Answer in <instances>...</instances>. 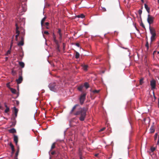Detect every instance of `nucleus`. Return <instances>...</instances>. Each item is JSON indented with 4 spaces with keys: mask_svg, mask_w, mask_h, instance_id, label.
<instances>
[{
    "mask_svg": "<svg viewBox=\"0 0 159 159\" xmlns=\"http://www.w3.org/2000/svg\"><path fill=\"white\" fill-rule=\"evenodd\" d=\"M87 111V109L85 107H80L78 111L74 113V114L75 116L80 115L79 119L80 121H83L84 120L86 117Z\"/></svg>",
    "mask_w": 159,
    "mask_h": 159,
    "instance_id": "nucleus-1",
    "label": "nucleus"
},
{
    "mask_svg": "<svg viewBox=\"0 0 159 159\" xmlns=\"http://www.w3.org/2000/svg\"><path fill=\"white\" fill-rule=\"evenodd\" d=\"M48 87L52 91L56 92L58 89V86L55 82H52L48 85Z\"/></svg>",
    "mask_w": 159,
    "mask_h": 159,
    "instance_id": "nucleus-2",
    "label": "nucleus"
},
{
    "mask_svg": "<svg viewBox=\"0 0 159 159\" xmlns=\"http://www.w3.org/2000/svg\"><path fill=\"white\" fill-rule=\"evenodd\" d=\"M86 94V93H82L80 98V103L82 105V104L85 100Z\"/></svg>",
    "mask_w": 159,
    "mask_h": 159,
    "instance_id": "nucleus-3",
    "label": "nucleus"
},
{
    "mask_svg": "<svg viewBox=\"0 0 159 159\" xmlns=\"http://www.w3.org/2000/svg\"><path fill=\"white\" fill-rule=\"evenodd\" d=\"M154 18V17L153 16L150 15H148L147 18V21L150 25L153 23Z\"/></svg>",
    "mask_w": 159,
    "mask_h": 159,
    "instance_id": "nucleus-4",
    "label": "nucleus"
},
{
    "mask_svg": "<svg viewBox=\"0 0 159 159\" xmlns=\"http://www.w3.org/2000/svg\"><path fill=\"white\" fill-rule=\"evenodd\" d=\"M26 8L25 5H20L19 7L18 8V11L20 12L22 11L25 12L26 11Z\"/></svg>",
    "mask_w": 159,
    "mask_h": 159,
    "instance_id": "nucleus-5",
    "label": "nucleus"
},
{
    "mask_svg": "<svg viewBox=\"0 0 159 159\" xmlns=\"http://www.w3.org/2000/svg\"><path fill=\"white\" fill-rule=\"evenodd\" d=\"M24 34L23 36H22L21 37L20 41L18 43V46H23L24 45Z\"/></svg>",
    "mask_w": 159,
    "mask_h": 159,
    "instance_id": "nucleus-6",
    "label": "nucleus"
},
{
    "mask_svg": "<svg viewBox=\"0 0 159 159\" xmlns=\"http://www.w3.org/2000/svg\"><path fill=\"white\" fill-rule=\"evenodd\" d=\"M150 85L152 89H155L156 86V81L154 79L150 81Z\"/></svg>",
    "mask_w": 159,
    "mask_h": 159,
    "instance_id": "nucleus-7",
    "label": "nucleus"
},
{
    "mask_svg": "<svg viewBox=\"0 0 159 159\" xmlns=\"http://www.w3.org/2000/svg\"><path fill=\"white\" fill-rule=\"evenodd\" d=\"M149 29L150 33L152 35H156L155 30L153 28L151 27L150 25H149Z\"/></svg>",
    "mask_w": 159,
    "mask_h": 159,
    "instance_id": "nucleus-8",
    "label": "nucleus"
},
{
    "mask_svg": "<svg viewBox=\"0 0 159 159\" xmlns=\"http://www.w3.org/2000/svg\"><path fill=\"white\" fill-rule=\"evenodd\" d=\"M23 80V78L22 76L20 75L18 79H16V81L18 84H20Z\"/></svg>",
    "mask_w": 159,
    "mask_h": 159,
    "instance_id": "nucleus-9",
    "label": "nucleus"
},
{
    "mask_svg": "<svg viewBox=\"0 0 159 159\" xmlns=\"http://www.w3.org/2000/svg\"><path fill=\"white\" fill-rule=\"evenodd\" d=\"M13 112L14 113L15 117H13L16 118L17 116V113L18 111V110L17 109L16 107H13Z\"/></svg>",
    "mask_w": 159,
    "mask_h": 159,
    "instance_id": "nucleus-10",
    "label": "nucleus"
},
{
    "mask_svg": "<svg viewBox=\"0 0 159 159\" xmlns=\"http://www.w3.org/2000/svg\"><path fill=\"white\" fill-rule=\"evenodd\" d=\"M83 150L80 148H79L78 151V154L79 157H83Z\"/></svg>",
    "mask_w": 159,
    "mask_h": 159,
    "instance_id": "nucleus-11",
    "label": "nucleus"
},
{
    "mask_svg": "<svg viewBox=\"0 0 159 159\" xmlns=\"http://www.w3.org/2000/svg\"><path fill=\"white\" fill-rule=\"evenodd\" d=\"M16 118L12 117L11 118V120H13L12 122V125L11 126L12 127L14 126L16 124V121L15 120Z\"/></svg>",
    "mask_w": 159,
    "mask_h": 159,
    "instance_id": "nucleus-12",
    "label": "nucleus"
},
{
    "mask_svg": "<svg viewBox=\"0 0 159 159\" xmlns=\"http://www.w3.org/2000/svg\"><path fill=\"white\" fill-rule=\"evenodd\" d=\"M78 106L79 105L78 104L75 105L72 108V110H71V111L70 112V114H73V113L74 111H75L76 108L77 107H78Z\"/></svg>",
    "mask_w": 159,
    "mask_h": 159,
    "instance_id": "nucleus-13",
    "label": "nucleus"
},
{
    "mask_svg": "<svg viewBox=\"0 0 159 159\" xmlns=\"http://www.w3.org/2000/svg\"><path fill=\"white\" fill-rule=\"evenodd\" d=\"M9 145L11 148V150H12L11 153L12 154H13L14 153V152H15V149H14V146L11 143H10Z\"/></svg>",
    "mask_w": 159,
    "mask_h": 159,
    "instance_id": "nucleus-14",
    "label": "nucleus"
},
{
    "mask_svg": "<svg viewBox=\"0 0 159 159\" xmlns=\"http://www.w3.org/2000/svg\"><path fill=\"white\" fill-rule=\"evenodd\" d=\"M59 34L60 37H59V39H60L61 40L62 39V34L61 33V30L60 29H58V31L57 32Z\"/></svg>",
    "mask_w": 159,
    "mask_h": 159,
    "instance_id": "nucleus-15",
    "label": "nucleus"
},
{
    "mask_svg": "<svg viewBox=\"0 0 159 159\" xmlns=\"http://www.w3.org/2000/svg\"><path fill=\"white\" fill-rule=\"evenodd\" d=\"M14 140L16 144L17 145L18 142V138L16 135H14Z\"/></svg>",
    "mask_w": 159,
    "mask_h": 159,
    "instance_id": "nucleus-16",
    "label": "nucleus"
},
{
    "mask_svg": "<svg viewBox=\"0 0 159 159\" xmlns=\"http://www.w3.org/2000/svg\"><path fill=\"white\" fill-rule=\"evenodd\" d=\"M144 7L148 13H150V8L146 4H144Z\"/></svg>",
    "mask_w": 159,
    "mask_h": 159,
    "instance_id": "nucleus-17",
    "label": "nucleus"
},
{
    "mask_svg": "<svg viewBox=\"0 0 159 159\" xmlns=\"http://www.w3.org/2000/svg\"><path fill=\"white\" fill-rule=\"evenodd\" d=\"M9 133H14L16 132V130L14 128H12L8 130Z\"/></svg>",
    "mask_w": 159,
    "mask_h": 159,
    "instance_id": "nucleus-18",
    "label": "nucleus"
},
{
    "mask_svg": "<svg viewBox=\"0 0 159 159\" xmlns=\"http://www.w3.org/2000/svg\"><path fill=\"white\" fill-rule=\"evenodd\" d=\"M5 106L6 107V109L5 110V113H7L9 111L10 109L9 108V107H8L6 105V103H5Z\"/></svg>",
    "mask_w": 159,
    "mask_h": 159,
    "instance_id": "nucleus-19",
    "label": "nucleus"
},
{
    "mask_svg": "<svg viewBox=\"0 0 159 159\" xmlns=\"http://www.w3.org/2000/svg\"><path fill=\"white\" fill-rule=\"evenodd\" d=\"M150 132L151 133H153L155 130L154 127L153 126H152L150 129Z\"/></svg>",
    "mask_w": 159,
    "mask_h": 159,
    "instance_id": "nucleus-20",
    "label": "nucleus"
},
{
    "mask_svg": "<svg viewBox=\"0 0 159 159\" xmlns=\"http://www.w3.org/2000/svg\"><path fill=\"white\" fill-rule=\"evenodd\" d=\"M82 66L83 67L84 70L85 71H87V68L88 67V66L86 65H82Z\"/></svg>",
    "mask_w": 159,
    "mask_h": 159,
    "instance_id": "nucleus-21",
    "label": "nucleus"
},
{
    "mask_svg": "<svg viewBox=\"0 0 159 159\" xmlns=\"http://www.w3.org/2000/svg\"><path fill=\"white\" fill-rule=\"evenodd\" d=\"M83 87H84V86L83 85H80L78 87V89L79 91H80V92H82V89H83Z\"/></svg>",
    "mask_w": 159,
    "mask_h": 159,
    "instance_id": "nucleus-22",
    "label": "nucleus"
},
{
    "mask_svg": "<svg viewBox=\"0 0 159 159\" xmlns=\"http://www.w3.org/2000/svg\"><path fill=\"white\" fill-rule=\"evenodd\" d=\"M16 33L17 34H18V35H19V34H20V32H19V30H18L19 27L17 26V24H16Z\"/></svg>",
    "mask_w": 159,
    "mask_h": 159,
    "instance_id": "nucleus-23",
    "label": "nucleus"
},
{
    "mask_svg": "<svg viewBox=\"0 0 159 159\" xmlns=\"http://www.w3.org/2000/svg\"><path fill=\"white\" fill-rule=\"evenodd\" d=\"M100 90H94L93 91H92L91 89L90 90V91H92L94 94L98 93H99V92H100Z\"/></svg>",
    "mask_w": 159,
    "mask_h": 159,
    "instance_id": "nucleus-24",
    "label": "nucleus"
},
{
    "mask_svg": "<svg viewBox=\"0 0 159 159\" xmlns=\"http://www.w3.org/2000/svg\"><path fill=\"white\" fill-rule=\"evenodd\" d=\"M75 57L76 58L78 59L80 57V54L79 53V52H77L76 51H75Z\"/></svg>",
    "mask_w": 159,
    "mask_h": 159,
    "instance_id": "nucleus-25",
    "label": "nucleus"
},
{
    "mask_svg": "<svg viewBox=\"0 0 159 159\" xmlns=\"http://www.w3.org/2000/svg\"><path fill=\"white\" fill-rule=\"evenodd\" d=\"M46 19V17H44L41 21V25L42 26L43 25L44 22L45 21Z\"/></svg>",
    "mask_w": 159,
    "mask_h": 159,
    "instance_id": "nucleus-26",
    "label": "nucleus"
},
{
    "mask_svg": "<svg viewBox=\"0 0 159 159\" xmlns=\"http://www.w3.org/2000/svg\"><path fill=\"white\" fill-rule=\"evenodd\" d=\"M156 36V35H152V36L151 37V41H152L155 39Z\"/></svg>",
    "mask_w": 159,
    "mask_h": 159,
    "instance_id": "nucleus-27",
    "label": "nucleus"
},
{
    "mask_svg": "<svg viewBox=\"0 0 159 159\" xmlns=\"http://www.w3.org/2000/svg\"><path fill=\"white\" fill-rule=\"evenodd\" d=\"M84 86L86 89H87L89 87V85L87 82H85L84 83Z\"/></svg>",
    "mask_w": 159,
    "mask_h": 159,
    "instance_id": "nucleus-28",
    "label": "nucleus"
},
{
    "mask_svg": "<svg viewBox=\"0 0 159 159\" xmlns=\"http://www.w3.org/2000/svg\"><path fill=\"white\" fill-rule=\"evenodd\" d=\"M12 43H11V45L10 49L9 50H8L7 51V53L6 54V55H8V54H10V53H11V47L12 46Z\"/></svg>",
    "mask_w": 159,
    "mask_h": 159,
    "instance_id": "nucleus-29",
    "label": "nucleus"
},
{
    "mask_svg": "<svg viewBox=\"0 0 159 159\" xmlns=\"http://www.w3.org/2000/svg\"><path fill=\"white\" fill-rule=\"evenodd\" d=\"M143 80H144V78H141L140 80H139V85H142L144 83V82H143Z\"/></svg>",
    "mask_w": 159,
    "mask_h": 159,
    "instance_id": "nucleus-30",
    "label": "nucleus"
},
{
    "mask_svg": "<svg viewBox=\"0 0 159 159\" xmlns=\"http://www.w3.org/2000/svg\"><path fill=\"white\" fill-rule=\"evenodd\" d=\"M19 64L22 68H23L25 66V64L24 63L22 62H19Z\"/></svg>",
    "mask_w": 159,
    "mask_h": 159,
    "instance_id": "nucleus-31",
    "label": "nucleus"
},
{
    "mask_svg": "<svg viewBox=\"0 0 159 159\" xmlns=\"http://www.w3.org/2000/svg\"><path fill=\"white\" fill-rule=\"evenodd\" d=\"M10 90L12 93H13L14 94L16 93V90L15 89L12 88H11L10 89Z\"/></svg>",
    "mask_w": 159,
    "mask_h": 159,
    "instance_id": "nucleus-32",
    "label": "nucleus"
},
{
    "mask_svg": "<svg viewBox=\"0 0 159 159\" xmlns=\"http://www.w3.org/2000/svg\"><path fill=\"white\" fill-rule=\"evenodd\" d=\"M19 152V147L18 148V149L15 154V157H17Z\"/></svg>",
    "mask_w": 159,
    "mask_h": 159,
    "instance_id": "nucleus-33",
    "label": "nucleus"
},
{
    "mask_svg": "<svg viewBox=\"0 0 159 159\" xmlns=\"http://www.w3.org/2000/svg\"><path fill=\"white\" fill-rule=\"evenodd\" d=\"M52 35H53V39L54 41L56 43L57 42V41L56 40V36L54 33Z\"/></svg>",
    "mask_w": 159,
    "mask_h": 159,
    "instance_id": "nucleus-34",
    "label": "nucleus"
},
{
    "mask_svg": "<svg viewBox=\"0 0 159 159\" xmlns=\"http://www.w3.org/2000/svg\"><path fill=\"white\" fill-rule=\"evenodd\" d=\"M11 73L13 75L15 76L16 74V72L14 70H12L11 71Z\"/></svg>",
    "mask_w": 159,
    "mask_h": 159,
    "instance_id": "nucleus-35",
    "label": "nucleus"
},
{
    "mask_svg": "<svg viewBox=\"0 0 159 159\" xmlns=\"http://www.w3.org/2000/svg\"><path fill=\"white\" fill-rule=\"evenodd\" d=\"M78 17L79 18H83L85 17V16L83 14H81V15H78Z\"/></svg>",
    "mask_w": 159,
    "mask_h": 159,
    "instance_id": "nucleus-36",
    "label": "nucleus"
},
{
    "mask_svg": "<svg viewBox=\"0 0 159 159\" xmlns=\"http://www.w3.org/2000/svg\"><path fill=\"white\" fill-rule=\"evenodd\" d=\"M55 143H53L52 145V146H51V151L52 150V149H53L55 147Z\"/></svg>",
    "mask_w": 159,
    "mask_h": 159,
    "instance_id": "nucleus-37",
    "label": "nucleus"
},
{
    "mask_svg": "<svg viewBox=\"0 0 159 159\" xmlns=\"http://www.w3.org/2000/svg\"><path fill=\"white\" fill-rule=\"evenodd\" d=\"M140 25L144 29H146L145 27L142 20L141 23H140Z\"/></svg>",
    "mask_w": 159,
    "mask_h": 159,
    "instance_id": "nucleus-38",
    "label": "nucleus"
},
{
    "mask_svg": "<svg viewBox=\"0 0 159 159\" xmlns=\"http://www.w3.org/2000/svg\"><path fill=\"white\" fill-rule=\"evenodd\" d=\"M142 10L141 9H140L138 11L139 14V15H140V17L141 19V14L142 13Z\"/></svg>",
    "mask_w": 159,
    "mask_h": 159,
    "instance_id": "nucleus-39",
    "label": "nucleus"
},
{
    "mask_svg": "<svg viewBox=\"0 0 159 159\" xmlns=\"http://www.w3.org/2000/svg\"><path fill=\"white\" fill-rule=\"evenodd\" d=\"M51 154L52 155H53L54 154H57V156L59 154V153H57L55 151H53L51 152Z\"/></svg>",
    "mask_w": 159,
    "mask_h": 159,
    "instance_id": "nucleus-40",
    "label": "nucleus"
},
{
    "mask_svg": "<svg viewBox=\"0 0 159 159\" xmlns=\"http://www.w3.org/2000/svg\"><path fill=\"white\" fill-rule=\"evenodd\" d=\"M156 149L155 147H151V150L152 152H153Z\"/></svg>",
    "mask_w": 159,
    "mask_h": 159,
    "instance_id": "nucleus-41",
    "label": "nucleus"
},
{
    "mask_svg": "<svg viewBox=\"0 0 159 159\" xmlns=\"http://www.w3.org/2000/svg\"><path fill=\"white\" fill-rule=\"evenodd\" d=\"M158 135V134L157 133H156L154 135V140H156L157 138Z\"/></svg>",
    "mask_w": 159,
    "mask_h": 159,
    "instance_id": "nucleus-42",
    "label": "nucleus"
},
{
    "mask_svg": "<svg viewBox=\"0 0 159 159\" xmlns=\"http://www.w3.org/2000/svg\"><path fill=\"white\" fill-rule=\"evenodd\" d=\"M145 46L146 47H147V49H148V48H149V44H148V41H147L146 44L145 45Z\"/></svg>",
    "mask_w": 159,
    "mask_h": 159,
    "instance_id": "nucleus-43",
    "label": "nucleus"
},
{
    "mask_svg": "<svg viewBox=\"0 0 159 159\" xmlns=\"http://www.w3.org/2000/svg\"><path fill=\"white\" fill-rule=\"evenodd\" d=\"M23 55H21V54H20L19 55V56H20V58H19V59H20V60H21L23 58Z\"/></svg>",
    "mask_w": 159,
    "mask_h": 159,
    "instance_id": "nucleus-44",
    "label": "nucleus"
},
{
    "mask_svg": "<svg viewBox=\"0 0 159 159\" xmlns=\"http://www.w3.org/2000/svg\"><path fill=\"white\" fill-rule=\"evenodd\" d=\"M44 33L47 35H48L49 34L48 32L46 31H45L44 32Z\"/></svg>",
    "mask_w": 159,
    "mask_h": 159,
    "instance_id": "nucleus-45",
    "label": "nucleus"
},
{
    "mask_svg": "<svg viewBox=\"0 0 159 159\" xmlns=\"http://www.w3.org/2000/svg\"><path fill=\"white\" fill-rule=\"evenodd\" d=\"M19 36V35H18V34H17L16 35V41H17L18 40V36Z\"/></svg>",
    "mask_w": 159,
    "mask_h": 159,
    "instance_id": "nucleus-46",
    "label": "nucleus"
},
{
    "mask_svg": "<svg viewBox=\"0 0 159 159\" xmlns=\"http://www.w3.org/2000/svg\"><path fill=\"white\" fill-rule=\"evenodd\" d=\"M105 129V127H104L102 129H101L99 131L100 132H101V131H104Z\"/></svg>",
    "mask_w": 159,
    "mask_h": 159,
    "instance_id": "nucleus-47",
    "label": "nucleus"
},
{
    "mask_svg": "<svg viewBox=\"0 0 159 159\" xmlns=\"http://www.w3.org/2000/svg\"><path fill=\"white\" fill-rule=\"evenodd\" d=\"M75 45L78 47H80V44L78 43H76Z\"/></svg>",
    "mask_w": 159,
    "mask_h": 159,
    "instance_id": "nucleus-48",
    "label": "nucleus"
},
{
    "mask_svg": "<svg viewBox=\"0 0 159 159\" xmlns=\"http://www.w3.org/2000/svg\"><path fill=\"white\" fill-rule=\"evenodd\" d=\"M45 25L47 26H48L49 25V23L48 22H46L45 23Z\"/></svg>",
    "mask_w": 159,
    "mask_h": 159,
    "instance_id": "nucleus-49",
    "label": "nucleus"
},
{
    "mask_svg": "<svg viewBox=\"0 0 159 159\" xmlns=\"http://www.w3.org/2000/svg\"><path fill=\"white\" fill-rule=\"evenodd\" d=\"M102 10L103 11H106V8L104 7L102 8Z\"/></svg>",
    "mask_w": 159,
    "mask_h": 159,
    "instance_id": "nucleus-50",
    "label": "nucleus"
},
{
    "mask_svg": "<svg viewBox=\"0 0 159 159\" xmlns=\"http://www.w3.org/2000/svg\"><path fill=\"white\" fill-rule=\"evenodd\" d=\"M84 157H80V159H84Z\"/></svg>",
    "mask_w": 159,
    "mask_h": 159,
    "instance_id": "nucleus-51",
    "label": "nucleus"
},
{
    "mask_svg": "<svg viewBox=\"0 0 159 159\" xmlns=\"http://www.w3.org/2000/svg\"><path fill=\"white\" fill-rule=\"evenodd\" d=\"M16 104H19V102H18V101H16Z\"/></svg>",
    "mask_w": 159,
    "mask_h": 159,
    "instance_id": "nucleus-52",
    "label": "nucleus"
},
{
    "mask_svg": "<svg viewBox=\"0 0 159 159\" xmlns=\"http://www.w3.org/2000/svg\"><path fill=\"white\" fill-rule=\"evenodd\" d=\"M158 107L159 108V99H158Z\"/></svg>",
    "mask_w": 159,
    "mask_h": 159,
    "instance_id": "nucleus-53",
    "label": "nucleus"
},
{
    "mask_svg": "<svg viewBox=\"0 0 159 159\" xmlns=\"http://www.w3.org/2000/svg\"><path fill=\"white\" fill-rule=\"evenodd\" d=\"M141 2L143 3L144 2V0H141Z\"/></svg>",
    "mask_w": 159,
    "mask_h": 159,
    "instance_id": "nucleus-54",
    "label": "nucleus"
},
{
    "mask_svg": "<svg viewBox=\"0 0 159 159\" xmlns=\"http://www.w3.org/2000/svg\"><path fill=\"white\" fill-rule=\"evenodd\" d=\"M98 154H95V156H98Z\"/></svg>",
    "mask_w": 159,
    "mask_h": 159,
    "instance_id": "nucleus-55",
    "label": "nucleus"
},
{
    "mask_svg": "<svg viewBox=\"0 0 159 159\" xmlns=\"http://www.w3.org/2000/svg\"><path fill=\"white\" fill-rule=\"evenodd\" d=\"M2 109V107L0 105V109Z\"/></svg>",
    "mask_w": 159,
    "mask_h": 159,
    "instance_id": "nucleus-56",
    "label": "nucleus"
},
{
    "mask_svg": "<svg viewBox=\"0 0 159 159\" xmlns=\"http://www.w3.org/2000/svg\"><path fill=\"white\" fill-rule=\"evenodd\" d=\"M15 159H18L17 157H15Z\"/></svg>",
    "mask_w": 159,
    "mask_h": 159,
    "instance_id": "nucleus-57",
    "label": "nucleus"
},
{
    "mask_svg": "<svg viewBox=\"0 0 159 159\" xmlns=\"http://www.w3.org/2000/svg\"><path fill=\"white\" fill-rule=\"evenodd\" d=\"M136 30L138 31H139V30L138 29H136Z\"/></svg>",
    "mask_w": 159,
    "mask_h": 159,
    "instance_id": "nucleus-58",
    "label": "nucleus"
},
{
    "mask_svg": "<svg viewBox=\"0 0 159 159\" xmlns=\"http://www.w3.org/2000/svg\"><path fill=\"white\" fill-rule=\"evenodd\" d=\"M46 28L47 29H48L49 28H48V26H47Z\"/></svg>",
    "mask_w": 159,
    "mask_h": 159,
    "instance_id": "nucleus-59",
    "label": "nucleus"
},
{
    "mask_svg": "<svg viewBox=\"0 0 159 159\" xmlns=\"http://www.w3.org/2000/svg\"><path fill=\"white\" fill-rule=\"evenodd\" d=\"M158 2L159 3V0H158Z\"/></svg>",
    "mask_w": 159,
    "mask_h": 159,
    "instance_id": "nucleus-60",
    "label": "nucleus"
},
{
    "mask_svg": "<svg viewBox=\"0 0 159 159\" xmlns=\"http://www.w3.org/2000/svg\"><path fill=\"white\" fill-rule=\"evenodd\" d=\"M159 54V52H157Z\"/></svg>",
    "mask_w": 159,
    "mask_h": 159,
    "instance_id": "nucleus-61",
    "label": "nucleus"
},
{
    "mask_svg": "<svg viewBox=\"0 0 159 159\" xmlns=\"http://www.w3.org/2000/svg\"><path fill=\"white\" fill-rule=\"evenodd\" d=\"M158 47H159V44H158Z\"/></svg>",
    "mask_w": 159,
    "mask_h": 159,
    "instance_id": "nucleus-62",
    "label": "nucleus"
},
{
    "mask_svg": "<svg viewBox=\"0 0 159 159\" xmlns=\"http://www.w3.org/2000/svg\"><path fill=\"white\" fill-rule=\"evenodd\" d=\"M25 1H26V0H24Z\"/></svg>",
    "mask_w": 159,
    "mask_h": 159,
    "instance_id": "nucleus-63",
    "label": "nucleus"
}]
</instances>
